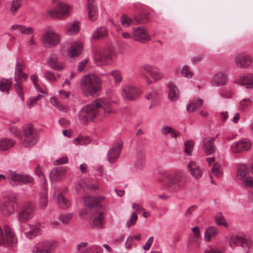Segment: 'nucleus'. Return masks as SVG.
Listing matches in <instances>:
<instances>
[{"label": "nucleus", "instance_id": "nucleus-6", "mask_svg": "<svg viewBox=\"0 0 253 253\" xmlns=\"http://www.w3.org/2000/svg\"><path fill=\"white\" fill-rule=\"evenodd\" d=\"M14 233L8 225H5L3 230L0 228V245L4 247H10L16 243Z\"/></svg>", "mask_w": 253, "mask_h": 253}, {"label": "nucleus", "instance_id": "nucleus-7", "mask_svg": "<svg viewBox=\"0 0 253 253\" xmlns=\"http://www.w3.org/2000/svg\"><path fill=\"white\" fill-rule=\"evenodd\" d=\"M35 214L34 205L32 203L25 204L18 213V219L21 223H26L31 219Z\"/></svg>", "mask_w": 253, "mask_h": 253}, {"label": "nucleus", "instance_id": "nucleus-2", "mask_svg": "<svg viewBox=\"0 0 253 253\" xmlns=\"http://www.w3.org/2000/svg\"><path fill=\"white\" fill-rule=\"evenodd\" d=\"M102 80L97 75L89 74L83 77L80 81L82 93L85 97L92 96L101 90Z\"/></svg>", "mask_w": 253, "mask_h": 253}, {"label": "nucleus", "instance_id": "nucleus-26", "mask_svg": "<svg viewBox=\"0 0 253 253\" xmlns=\"http://www.w3.org/2000/svg\"><path fill=\"white\" fill-rule=\"evenodd\" d=\"M83 48V45L81 42H74L70 49L69 51V55L71 57L78 56L82 52Z\"/></svg>", "mask_w": 253, "mask_h": 253}, {"label": "nucleus", "instance_id": "nucleus-61", "mask_svg": "<svg viewBox=\"0 0 253 253\" xmlns=\"http://www.w3.org/2000/svg\"><path fill=\"white\" fill-rule=\"evenodd\" d=\"M44 77L48 80L51 82H56V78L54 73L51 71H46L44 73Z\"/></svg>", "mask_w": 253, "mask_h": 253}, {"label": "nucleus", "instance_id": "nucleus-63", "mask_svg": "<svg viewBox=\"0 0 253 253\" xmlns=\"http://www.w3.org/2000/svg\"><path fill=\"white\" fill-rule=\"evenodd\" d=\"M88 61V60L87 59L81 61L78 65V71L80 72H82L86 67Z\"/></svg>", "mask_w": 253, "mask_h": 253}, {"label": "nucleus", "instance_id": "nucleus-32", "mask_svg": "<svg viewBox=\"0 0 253 253\" xmlns=\"http://www.w3.org/2000/svg\"><path fill=\"white\" fill-rule=\"evenodd\" d=\"M108 35L106 28L101 27L97 28L93 33L92 38L94 40H99L106 37Z\"/></svg>", "mask_w": 253, "mask_h": 253}, {"label": "nucleus", "instance_id": "nucleus-53", "mask_svg": "<svg viewBox=\"0 0 253 253\" xmlns=\"http://www.w3.org/2000/svg\"><path fill=\"white\" fill-rule=\"evenodd\" d=\"M241 184L244 187H249L253 188V177L251 176L245 177L242 181Z\"/></svg>", "mask_w": 253, "mask_h": 253}, {"label": "nucleus", "instance_id": "nucleus-36", "mask_svg": "<svg viewBox=\"0 0 253 253\" xmlns=\"http://www.w3.org/2000/svg\"><path fill=\"white\" fill-rule=\"evenodd\" d=\"M12 81L11 80L2 79L0 81V90L1 92H6L7 93H9Z\"/></svg>", "mask_w": 253, "mask_h": 253}, {"label": "nucleus", "instance_id": "nucleus-59", "mask_svg": "<svg viewBox=\"0 0 253 253\" xmlns=\"http://www.w3.org/2000/svg\"><path fill=\"white\" fill-rule=\"evenodd\" d=\"M25 68V65L24 62L22 60H18L16 63L14 73L23 72L22 71Z\"/></svg>", "mask_w": 253, "mask_h": 253}, {"label": "nucleus", "instance_id": "nucleus-35", "mask_svg": "<svg viewBox=\"0 0 253 253\" xmlns=\"http://www.w3.org/2000/svg\"><path fill=\"white\" fill-rule=\"evenodd\" d=\"M137 160L134 164L135 168L138 170H141L145 165V155L142 151L139 152L137 154Z\"/></svg>", "mask_w": 253, "mask_h": 253}, {"label": "nucleus", "instance_id": "nucleus-10", "mask_svg": "<svg viewBox=\"0 0 253 253\" xmlns=\"http://www.w3.org/2000/svg\"><path fill=\"white\" fill-rule=\"evenodd\" d=\"M141 94L140 90L131 85L125 86L122 91V96L124 99L127 101L136 99Z\"/></svg>", "mask_w": 253, "mask_h": 253}, {"label": "nucleus", "instance_id": "nucleus-43", "mask_svg": "<svg viewBox=\"0 0 253 253\" xmlns=\"http://www.w3.org/2000/svg\"><path fill=\"white\" fill-rule=\"evenodd\" d=\"M87 242H82L77 245V253H91L90 247L87 248Z\"/></svg>", "mask_w": 253, "mask_h": 253}, {"label": "nucleus", "instance_id": "nucleus-41", "mask_svg": "<svg viewBox=\"0 0 253 253\" xmlns=\"http://www.w3.org/2000/svg\"><path fill=\"white\" fill-rule=\"evenodd\" d=\"M57 202L60 207L62 209L68 208L70 204L69 200L65 198L62 194L58 195L57 197Z\"/></svg>", "mask_w": 253, "mask_h": 253}, {"label": "nucleus", "instance_id": "nucleus-30", "mask_svg": "<svg viewBox=\"0 0 253 253\" xmlns=\"http://www.w3.org/2000/svg\"><path fill=\"white\" fill-rule=\"evenodd\" d=\"M20 174H17L16 171H8L7 172V181L13 186L20 184Z\"/></svg>", "mask_w": 253, "mask_h": 253}, {"label": "nucleus", "instance_id": "nucleus-22", "mask_svg": "<svg viewBox=\"0 0 253 253\" xmlns=\"http://www.w3.org/2000/svg\"><path fill=\"white\" fill-rule=\"evenodd\" d=\"M251 145L250 142L240 141L232 144L231 147L233 153H240L243 151H247L251 148Z\"/></svg>", "mask_w": 253, "mask_h": 253}, {"label": "nucleus", "instance_id": "nucleus-28", "mask_svg": "<svg viewBox=\"0 0 253 253\" xmlns=\"http://www.w3.org/2000/svg\"><path fill=\"white\" fill-rule=\"evenodd\" d=\"M95 0H88V18L91 21L97 19L98 11L96 7L93 4Z\"/></svg>", "mask_w": 253, "mask_h": 253}, {"label": "nucleus", "instance_id": "nucleus-45", "mask_svg": "<svg viewBox=\"0 0 253 253\" xmlns=\"http://www.w3.org/2000/svg\"><path fill=\"white\" fill-rule=\"evenodd\" d=\"M14 88L18 96L20 97L22 101L24 100V94L23 89V84L21 82H17L14 85Z\"/></svg>", "mask_w": 253, "mask_h": 253}, {"label": "nucleus", "instance_id": "nucleus-1", "mask_svg": "<svg viewBox=\"0 0 253 253\" xmlns=\"http://www.w3.org/2000/svg\"><path fill=\"white\" fill-rule=\"evenodd\" d=\"M114 112L110 102L106 99L100 98L84 107L80 111L79 119L86 124L94 118L101 120Z\"/></svg>", "mask_w": 253, "mask_h": 253}, {"label": "nucleus", "instance_id": "nucleus-13", "mask_svg": "<svg viewBox=\"0 0 253 253\" xmlns=\"http://www.w3.org/2000/svg\"><path fill=\"white\" fill-rule=\"evenodd\" d=\"M168 186L171 187L173 190H178L182 188L185 182L182 178L180 177L178 174L169 175L167 179Z\"/></svg>", "mask_w": 253, "mask_h": 253}, {"label": "nucleus", "instance_id": "nucleus-27", "mask_svg": "<svg viewBox=\"0 0 253 253\" xmlns=\"http://www.w3.org/2000/svg\"><path fill=\"white\" fill-rule=\"evenodd\" d=\"M234 83L240 85L253 84V74H247L241 76Z\"/></svg>", "mask_w": 253, "mask_h": 253}, {"label": "nucleus", "instance_id": "nucleus-34", "mask_svg": "<svg viewBox=\"0 0 253 253\" xmlns=\"http://www.w3.org/2000/svg\"><path fill=\"white\" fill-rule=\"evenodd\" d=\"M41 229L39 224L33 225L31 227L30 230L27 232L25 234L26 237L29 239H33L36 236L41 234Z\"/></svg>", "mask_w": 253, "mask_h": 253}, {"label": "nucleus", "instance_id": "nucleus-38", "mask_svg": "<svg viewBox=\"0 0 253 253\" xmlns=\"http://www.w3.org/2000/svg\"><path fill=\"white\" fill-rule=\"evenodd\" d=\"M149 21V19L146 13L139 14L134 16V22L136 24H146Z\"/></svg>", "mask_w": 253, "mask_h": 253}, {"label": "nucleus", "instance_id": "nucleus-3", "mask_svg": "<svg viewBox=\"0 0 253 253\" xmlns=\"http://www.w3.org/2000/svg\"><path fill=\"white\" fill-rule=\"evenodd\" d=\"M23 136L21 142L24 147L30 148L34 146L39 139L37 130L34 129L31 124L23 126Z\"/></svg>", "mask_w": 253, "mask_h": 253}, {"label": "nucleus", "instance_id": "nucleus-23", "mask_svg": "<svg viewBox=\"0 0 253 253\" xmlns=\"http://www.w3.org/2000/svg\"><path fill=\"white\" fill-rule=\"evenodd\" d=\"M188 170L193 177L196 179L201 178L203 174L202 169L193 161H190L188 165Z\"/></svg>", "mask_w": 253, "mask_h": 253}, {"label": "nucleus", "instance_id": "nucleus-44", "mask_svg": "<svg viewBox=\"0 0 253 253\" xmlns=\"http://www.w3.org/2000/svg\"><path fill=\"white\" fill-rule=\"evenodd\" d=\"M47 192L44 191L40 195V207L42 209H44L48 204Z\"/></svg>", "mask_w": 253, "mask_h": 253}, {"label": "nucleus", "instance_id": "nucleus-60", "mask_svg": "<svg viewBox=\"0 0 253 253\" xmlns=\"http://www.w3.org/2000/svg\"><path fill=\"white\" fill-rule=\"evenodd\" d=\"M137 219V216L135 212H132L129 219L126 222V226L129 227L131 225H134Z\"/></svg>", "mask_w": 253, "mask_h": 253}, {"label": "nucleus", "instance_id": "nucleus-52", "mask_svg": "<svg viewBox=\"0 0 253 253\" xmlns=\"http://www.w3.org/2000/svg\"><path fill=\"white\" fill-rule=\"evenodd\" d=\"M21 5V0H13L11 2L10 11L15 14V12L18 9Z\"/></svg>", "mask_w": 253, "mask_h": 253}, {"label": "nucleus", "instance_id": "nucleus-47", "mask_svg": "<svg viewBox=\"0 0 253 253\" xmlns=\"http://www.w3.org/2000/svg\"><path fill=\"white\" fill-rule=\"evenodd\" d=\"M27 74L23 72L14 73V80L16 82H21L26 81L28 78Z\"/></svg>", "mask_w": 253, "mask_h": 253}, {"label": "nucleus", "instance_id": "nucleus-64", "mask_svg": "<svg viewBox=\"0 0 253 253\" xmlns=\"http://www.w3.org/2000/svg\"><path fill=\"white\" fill-rule=\"evenodd\" d=\"M91 253H102V248L97 245L90 246Z\"/></svg>", "mask_w": 253, "mask_h": 253}, {"label": "nucleus", "instance_id": "nucleus-40", "mask_svg": "<svg viewBox=\"0 0 253 253\" xmlns=\"http://www.w3.org/2000/svg\"><path fill=\"white\" fill-rule=\"evenodd\" d=\"M80 28V23L75 22L69 25L67 28L66 33L69 35H73L78 32Z\"/></svg>", "mask_w": 253, "mask_h": 253}, {"label": "nucleus", "instance_id": "nucleus-12", "mask_svg": "<svg viewBox=\"0 0 253 253\" xmlns=\"http://www.w3.org/2000/svg\"><path fill=\"white\" fill-rule=\"evenodd\" d=\"M234 61L238 67L244 69L249 67L253 63L251 56L244 53L238 54Z\"/></svg>", "mask_w": 253, "mask_h": 253}, {"label": "nucleus", "instance_id": "nucleus-18", "mask_svg": "<svg viewBox=\"0 0 253 253\" xmlns=\"http://www.w3.org/2000/svg\"><path fill=\"white\" fill-rule=\"evenodd\" d=\"M143 71L149 73L151 77L155 81H158L162 79L164 77L163 74L155 66L145 65L141 68V72Z\"/></svg>", "mask_w": 253, "mask_h": 253}, {"label": "nucleus", "instance_id": "nucleus-17", "mask_svg": "<svg viewBox=\"0 0 253 253\" xmlns=\"http://www.w3.org/2000/svg\"><path fill=\"white\" fill-rule=\"evenodd\" d=\"M251 244V241L243 236H232L230 240V245L231 247L240 246L244 247H249Z\"/></svg>", "mask_w": 253, "mask_h": 253}, {"label": "nucleus", "instance_id": "nucleus-33", "mask_svg": "<svg viewBox=\"0 0 253 253\" xmlns=\"http://www.w3.org/2000/svg\"><path fill=\"white\" fill-rule=\"evenodd\" d=\"M15 144V141L8 138H3L0 140V150L5 151L11 148Z\"/></svg>", "mask_w": 253, "mask_h": 253}, {"label": "nucleus", "instance_id": "nucleus-54", "mask_svg": "<svg viewBox=\"0 0 253 253\" xmlns=\"http://www.w3.org/2000/svg\"><path fill=\"white\" fill-rule=\"evenodd\" d=\"M35 172L37 175L41 178L44 184L46 186L47 184V180L45 177V176L43 173L42 169L39 166H37L35 169Z\"/></svg>", "mask_w": 253, "mask_h": 253}, {"label": "nucleus", "instance_id": "nucleus-57", "mask_svg": "<svg viewBox=\"0 0 253 253\" xmlns=\"http://www.w3.org/2000/svg\"><path fill=\"white\" fill-rule=\"evenodd\" d=\"M50 102L51 104L57 107V108L60 111H64L65 112L67 111V108L65 107H63L61 104H60L54 97H52L50 98Z\"/></svg>", "mask_w": 253, "mask_h": 253}, {"label": "nucleus", "instance_id": "nucleus-21", "mask_svg": "<svg viewBox=\"0 0 253 253\" xmlns=\"http://www.w3.org/2000/svg\"><path fill=\"white\" fill-rule=\"evenodd\" d=\"M227 82L226 73L222 71L216 73L211 80V84L215 86L225 85Z\"/></svg>", "mask_w": 253, "mask_h": 253}, {"label": "nucleus", "instance_id": "nucleus-24", "mask_svg": "<svg viewBox=\"0 0 253 253\" xmlns=\"http://www.w3.org/2000/svg\"><path fill=\"white\" fill-rule=\"evenodd\" d=\"M169 88V98L173 101H175L179 98V92L177 86L172 83L170 82L168 84Z\"/></svg>", "mask_w": 253, "mask_h": 253}, {"label": "nucleus", "instance_id": "nucleus-51", "mask_svg": "<svg viewBox=\"0 0 253 253\" xmlns=\"http://www.w3.org/2000/svg\"><path fill=\"white\" fill-rule=\"evenodd\" d=\"M73 216V213L63 214L60 215L59 219L63 224H65L71 221Z\"/></svg>", "mask_w": 253, "mask_h": 253}, {"label": "nucleus", "instance_id": "nucleus-42", "mask_svg": "<svg viewBox=\"0 0 253 253\" xmlns=\"http://www.w3.org/2000/svg\"><path fill=\"white\" fill-rule=\"evenodd\" d=\"M120 20L122 26L124 27L127 28L134 21V17L133 18H130L127 15L123 14L121 17Z\"/></svg>", "mask_w": 253, "mask_h": 253}, {"label": "nucleus", "instance_id": "nucleus-49", "mask_svg": "<svg viewBox=\"0 0 253 253\" xmlns=\"http://www.w3.org/2000/svg\"><path fill=\"white\" fill-rule=\"evenodd\" d=\"M194 142L192 140H188L184 143V152L188 155L191 156L192 154V150L193 148Z\"/></svg>", "mask_w": 253, "mask_h": 253}, {"label": "nucleus", "instance_id": "nucleus-58", "mask_svg": "<svg viewBox=\"0 0 253 253\" xmlns=\"http://www.w3.org/2000/svg\"><path fill=\"white\" fill-rule=\"evenodd\" d=\"M211 171L212 173L217 177H219L221 174L220 171V165L218 163H214L213 164Z\"/></svg>", "mask_w": 253, "mask_h": 253}, {"label": "nucleus", "instance_id": "nucleus-19", "mask_svg": "<svg viewBox=\"0 0 253 253\" xmlns=\"http://www.w3.org/2000/svg\"><path fill=\"white\" fill-rule=\"evenodd\" d=\"M52 243L48 241L40 242L33 248L32 253H50Z\"/></svg>", "mask_w": 253, "mask_h": 253}, {"label": "nucleus", "instance_id": "nucleus-8", "mask_svg": "<svg viewBox=\"0 0 253 253\" xmlns=\"http://www.w3.org/2000/svg\"><path fill=\"white\" fill-rule=\"evenodd\" d=\"M41 42L46 47L55 46L60 42V36L53 31H47L41 37Z\"/></svg>", "mask_w": 253, "mask_h": 253}, {"label": "nucleus", "instance_id": "nucleus-25", "mask_svg": "<svg viewBox=\"0 0 253 253\" xmlns=\"http://www.w3.org/2000/svg\"><path fill=\"white\" fill-rule=\"evenodd\" d=\"M160 90L159 89H153L146 96L147 100H151L150 107L155 106L160 101Z\"/></svg>", "mask_w": 253, "mask_h": 253}, {"label": "nucleus", "instance_id": "nucleus-37", "mask_svg": "<svg viewBox=\"0 0 253 253\" xmlns=\"http://www.w3.org/2000/svg\"><path fill=\"white\" fill-rule=\"evenodd\" d=\"M248 173L249 169L246 165L244 164L239 165L237 171V177L238 179H241L245 178Z\"/></svg>", "mask_w": 253, "mask_h": 253}, {"label": "nucleus", "instance_id": "nucleus-4", "mask_svg": "<svg viewBox=\"0 0 253 253\" xmlns=\"http://www.w3.org/2000/svg\"><path fill=\"white\" fill-rule=\"evenodd\" d=\"M115 56L116 53L113 51L96 49L93 53V59L97 65H103L107 64V61L113 60Z\"/></svg>", "mask_w": 253, "mask_h": 253}, {"label": "nucleus", "instance_id": "nucleus-31", "mask_svg": "<svg viewBox=\"0 0 253 253\" xmlns=\"http://www.w3.org/2000/svg\"><path fill=\"white\" fill-rule=\"evenodd\" d=\"M65 169L62 167L55 168L50 172V177L51 180H59L64 175Z\"/></svg>", "mask_w": 253, "mask_h": 253}, {"label": "nucleus", "instance_id": "nucleus-56", "mask_svg": "<svg viewBox=\"0 0 253 253\" xmlns=\"http://www.w3.org/2000/svg\"><path fill=\"white\" fill-rule=\"evenodd\" d=\"M181 74L185 78H191L193 74L191 71L189 70V67L188 66H184L181 70Z\"/></svg>", "mask_w": 253, "mask_h": 253}, {"label": "nucleus", "instance_id": "nucleus-50", "mask_svg": "<svg viewBox=\"0 0 253 253\" xmlns=\"http://www.w3.org/2000/svg\"><path fill=\"white\" fill-rule=\"evenodd\" d=\"M42 96V95L39 94L37 96L29 98L27 102V107L30 109L33 107L37 104L38 100L40 99Z\"/></svg>", "mask_w": 253, "mask_h": 253}, {"label": "nucleus", "instance_id": "nucleus-46", "mask_svg": "<svg viewBox=\"0 0 253 253\" xmlns=\"http://www.w3.org/2000/svg\"><path fill=\"white\" fill-rule=\"evenodd\" d=\"M110 75L112 76L114 79V80L116 83H120L122 81V74L118 70H114L110 72L109 74H102V76H108Z\"/></svg>", "mask_w": 253, "mask_h": 253}, {"label": "nucleus", "instance_id": "nucleus-29", "mask_svg": "<svg viewBox=\"0 0 253 253\" xmlns=\"http://www.w3.org/2000/svg\"><path fill=\"white\" fill-rule=\"evenodd\" d=\"M105 223V219L103 213L101 212L95 216L92 220L91 227L96 229H102L104 228L103 224Z\"/></svg>", "mask_w": 253, "mask_h": 253}, {"label": "nucleus", "instance_id": "nucleus-11", "mask_svg": "<svg viewBox=\"0 0 253 253\" xmlns=\"http://www.w3.org/2000/svg\"><path fill=\"white\" fill-rule=\"evenodd\" d=\"M132 35L135 41L144 43L150 40V36L147 30L143 27L134 28L132 30Z\"/></svg>", "mask_w": 253, "mask_h": 253}, {"label": "nucleus", "instance_id": "nucleus-5", "mask_svg": "<svg viewBox=\"0 0 253 253\" xmlns=\"http://www.w3.org/2000/svg\"><path fill=\"white\" fill-rule=\"evenodd\" d=\"M17 208L16 198L14 196H8L4 197L0 205V210L5 216L13 213Z\"/></svg>", "mask_w": 253, "mask_h": 253}, {"label": "nucleus", "instance_id": "nucleus-62", "mask_svg": "<svg viewBox=\"0 0 253 253\" xmlns=\"http://www.w3.org/2000/svg\"><path fill=\"white\" fill-rule=\"evenodd\" d=\"M85 187L87 189L90 191H95L96 190L98 189V185L93 183H84Z\"/></svg>", "mask_w": 253, "mask_h": 253}, {"label": "nucleus", "instance_id": "nucleus-14", "mask_svg": "<svg viewBox=\"0 0 253 253\" xmlns=\"http://www.w3.org/2000/svg\"><path fill=\"white\" fill-rule=\"evenodd\" d=\"M47 63L53 70L60 71L65 68V65L62 62L59 60L57 55L51 52L48 57Z\"/></svg>", "mask_w": 253, "mask_h": 253}, {"label": "nucleus", "instance_id": "nucleus-39", "mask_svg": "<svg viewBox=\"0 0 253 253\" xmlns=\"http://www.w3.org/2000/svg\"><path fill=\"white\" fill-rule=\"evenodd\" d=\"M218 233V230L214 227H211L207 229L205 233V238L207 241H210Z\"/></svg>", "mask_w": 253, "mask_h": 253}, {"label": "nucleus", "instance_id": "nucleus-48", "mask_svg": "<svg viewBox=\"0 0 253 253\" xmlns=\"http://www.w3.org/2000/svg\"><path fill=\"white\" fill-rule=\"evenodd\" d=\"M90 141V138L87 136L79 135L74 139V142L76 144L85 145Z\"/></svg>", "mask_w": 253, "mask_h": 253}, {"label": "nucleus", "instance_id": "nucleus-9", "mask_svg": "<svg viewBox=\"0 0 253 253\" xmlns=\"http://www.w3.org/2000/svg\"><path fill=\"white\" fill-rule=\"evenodd\" d=\"M70 7L68 5L58 2L56 6L48 11V14L53 18H64L68 15Z\"/></svg>", "mask_w": 253, "mask_h": 253}, {"label": "nucleus", "instance_id": "nucleus-55", "mask_svg": "<svg viewBox=\"0 0 253 253\" xmlns=\"http://www.w3.org/2000/svg\"><path fill=\"white\" fill-rule=\"evenodd\" d=\"M33 180V178L29 175L24 174L20 175V184L31 183Z\"/></svg>", "mask_w": 253, "mask_h": 253}, {"label": "nucleus", "instance_id": "nucleus-16", "mask_svg": "<svg viewBox=\"0 0 253 253\" xmlns=\"http://www.w3.org/2000/svg\"><path fill=\"white\" fill-rule=\"evenodd\" d=\"M122 143L114 144L108 152L107 159L110 163H114L119 157L122 149Z\"/></svg>", "mask_w": 253, "mask_h": 253}, {"label": "nucleus", "instance_id": "nucleus-20", "mask_svg": "<svg viewBox=\"0 0 253 253\" xmlns=\"http://www.w3.org/2000/svg\"><path fill=\"white\" fill-rule=\"evenodd\" d=\"M83 200L86 207L91 208L102 202L104 200V197L103 196H86L83 197Z\"/></svg>", "mask_w": 253, "mask_h": 253}, {"label": "nucleus", "instance_id": "nucleus-15", "mask_svg": "<svg viewBox=\"0 0 253 253\" xmlns=\"http://www.w3.org/2000/svg\"><path fill=\"white\" fill-rule=\"evenodd\" d=\"M214 140V137H206L203 139L202 148L207 155H211L214 153L216 148Z\"/></svg>", "mask_w": 253, "mask_h": 253}]
</instances>
